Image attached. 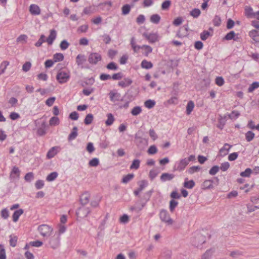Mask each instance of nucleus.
<instances>
[{
	"instance_id": "obj_1",
	"label": "nucleus",
	"mask_w": 259,
	"mask_h": 259,
	"mask_svg": "<svg viewBox=\"0 0 259 259\" xmlns=\"http://www.w3.org/2000/svg\"><path fill=\"white\" fill-rule=\"evenodd\" d=\"M206 242L205 236L199 233H196L193 236L192 243L194 246L199 247Z\"/></svg>"
},
{
	"instance_id": "obj_2",
	"label": "nucleus",
	"mask_w": 259,
	"mask_h": 259,
	"mask_svg": "<svg viewBox=\"0 0 259 259\" xmlns=\"http://www.w3.org/2000/svg\"><path fill=\"white\" fill-rule=\"evenodd\" d=\"M70 77L69 72L60 70L56 75V79L60 83L63 84L66 82L70 78Z\"/></svg>"
},
{
	"instance_id": "obj_3",
	"label": "nucleus",
	"mask_w": 259,
	"mask_h": 259,
	"mask_svg": "<svg viewBox=\"0 0 259 259\" xmlns=\"http://www.w3.org/2000/svg\"><path fill=\"white\" fill-rule=\"evenodd\" d=\"M91 210L89 207H86L84 205H81L76 211L77 217L83 219L87 217L91 212Z\"/></svg>"
},
{
	"instance_id": "obj_4",
	"label": "nucleus",
	"mask_w": 259,
	"mask_h": 259,
	"mask_svg": "<svg viewBox=\"0 0 259 259\" xmlns=\"http://www.w3.org/2000/svg\"><path fill=\"white\" fill-rule=\"evenodd\" d=\"M159 217L161 221L166 223L168 225L173 223L172 219L170 218L168 211L165 209H163L160 210Z\"/></svg>"
},
{
	"instance_id": "obj_5",
	"label": "nucleus",
	"mask_w": 259,
	"mask_h": 259,
	"mask_svg": "<svg viewBox=\"0 0 259 259\" xmlns=\"http://www.w3.org/2000/svg\"><path fill=\"white\" fill-rule=\"evenodd\" d=\"M137 133L135 135V142L137 147L141 150L144 149V148L148 145V140L145 138H141L138 136Z\"/></svg>"
},
{
	"instance_id": "obj_6",
	"label": "nucleus",
	"mask_w": 259,
	"mask_h": 259,
	"mask_svg": "<svg viewBox=\"0 0 259 259\" xmlns=\"http://www.w3.org/2000/svg\"><path fill=\"white\" fill-rule=\"evenodd\" d=\"M101 60L102 56L98 53H92L88 57L89 62L92 65H96Z\"/></svg>"
},
{
	"instance_id": "obj_7",
	"label": "nucleus",
	"mask_w": 259,
	"mask_h": 259,
	"mask_svg": "<svg viewBox=\"0 0 259 259\" xmlns=\"http://www.w3.org/2000/svg\"><path fill=\"white\" fill-rule=\"evenodd\" d=\"M38 230L40 234L45 237L50 235L51 232L52 231V229L47 225L42 224L38 226Z\"/></svg>"
},
{
	"instance_id": "obj_8",
	"label": "nucleus",
	"mask_w": 259,
	"mask_h": 259,
	"mask_svg": "<svg viewBox=\"0 0 259 259\" xmlns=\"http://www.w3.org/2000/svg\"><path fill=\"white\" fill-rule=\"evenodd\" d=\"M188 160H187V158L182 159L180 161L176 163L174 166V170H178V171H182L183 170L186 166L188 164Z\"/></svg>"
},
{
	"instance_id": "obj_9",
	"label": "nucleus",
	"mask_w": 259,
	"mask_h": 259,
	"mask_svg": "<svg viewBox=\"0 0 259 259\" xmlns=\"http://www.w3.org/2000/svg\"><path fill=\"white\" fill-rule=\"evenodd\" d=\"M188 30L189 27L188 24L183 25L179 28L177 33L176 36L179 38H183L189 35Z\"/></svg>"
},
{
	"instance_id": "obj_10",
	"label": "nucleus",
	"mask_w": 259,
	"mask_h": 259,
	"mask_svg": "<svg viewBox=\"0 0 259 259\" xmlns=\"http://www.w3.org/2000/svg\"><path fill=\"white\" fill-rule=\"evenodd\" d=\"M110 100L112 102L118 101L120 100L121 95L116 90L111 91L108 94Z\"/></svg>"
},
{
	"instance_id": "obj_11",
	"label": "nucleus",
	"mask_w": 259,
	"mask_h": 259,
	"mask_svg": "<svg viewBox=\"0 0 259 259\" xmlns=\"http://www.w3.org/2000/svg\"><path fill=\"white\" fill-rule=\"evenodd\" d=\"M143 36L149 41L150 43H154L158 41V35L155 33H144Z\"/></svg>"
},
{
	"instance_id": "obj_12",
	"label": "nucleus",
	"mask_w": 259,
	"mask_h": 259,
	"mask_svg": "<svg viewBox=\"0 0 259 259\" xmlns=\"http://www.w3.org/2000/svg\"><path fill=\"white\" fill-rule=\"evenodd\" d=\"M90 194L88 192H85L80 197L79 201L81 205H84L89 203Z\"/></svg>"
},
{
	"instance_id": "obj_13",
	"label": "nucleus",
	"mask_w": 259,
	"mask_h": 259,
	"mask_svg": "<svg viewBox=\"0 0 259 259\" xmlns=\"http://www.w3.org/2000/svg\"><path fill=\"white\" fill-rule=\"evenodd\" d=\"M57 36V32L55 29L50 30V35L46 39L48 45H52Z\"/></svg>"
},
{
	"instance_id": "obj_14",
	"label": "nucleus",
	"mask_w": 259,
	"mask_h": 259,
	"mask_svg": "<svg viewBox=\"0 0 259 259\" xmlns=\"http://www.w3.org/2000/svg\"><path fill=\"white\" fill-rule=\"evenodd\" d=\"M148 185V182L146 180H142L140 182L139 187L134 191L135 196L139 195L141 192Z\"/></svg>"
},
{
	"instance_id": "obj_15",
	"label": "nucleus",
	"mask_w": 259,
	"mask_h": 259,
	"mask_svg": "<svg viewBox=\"0 0 259 259\" xmlns=\"http://www.w3.org/2000/svg\"><path fill=\"white\" fill-rule=\"evenodd\" d=\"M30 13L33 15H38L40 14V9L35 4H31L29 7Z\"/></svg>"
},
{
	"instance_id": "obj_16",
	"label": "nucleus",
	"mask_w": 259,
	"mask_h": 259,
	"mask_svg": "<svg viewBox=\"0 0 259 259\" xmlns=\"http://www.w3.org/2000/svg\"><path fill=\"white\" fill-rule=\"evenodd\" d=\"M244 14L247 18H254L255 13L253 12L252 8L250 6H245L244 8Z\"/></svg>"
},
{
	"instance_id": "obj_17",
	"label": "nucleus",
	"mask_w": 259,
	"mask_h": 259,
	"mask_svg": "<svg viewBox=\"0 0 259 259\" xmlns=\"http://www.w3.org/2000/svg\"><path fill=\"white\" fill-rule=\"evenodd\" d=\"M231 147L232 146L230 145L229 144L225 143L224 146L222 148H221L219 150L220 155L222 157H224L227 155L229 153L230 148H231Z\"/></svg>"
},
{
	"instance_id": "obj_18",
	"label": "nucleus",
	"mask_w": 259,
	"mask_h": 259,
	"mask_svg": "<svg viewBox=\"0 0 259 259\" xmlns=\"http://www.w3.org/2000/svg\"><path fill=\"white\" fill-rule=\"evenodd\" d=\"M133 83V80L130 78H124L123 80L118 82V85L122 88L130 86Z\"/></svg>"
},
{
	"instance_id": "obj_19",
	"label": "nucleus",
	"mask_w": 259,
	"mask_h": 259,
	"mask_svg": "<svg viewBox=\"0 0 259 259\" xmlns=\"http://www.w3.org/2000/svg\"><path fill=\"white\" fill-rule=\"evenodd\" d=\"M175 175L173 174H169L167 172L163 173L160 176V180L162 182L167 181H171L175 178Z\"/></svg>"
},
{
	"instance_id": "obj_20",
	"label": "nucleus",
	"mask_w": 259,
	"mask_h": 259,
	"mask_svg": "<svg viewBox=\"0 0 259 259\" xmlns=\"http://www.w3.org/2000/svg\"><path fill=\"white\" fill-rule=\"evenodd\" d=\"M235 36L236 34L235 32L234 31H231L226 34L223 39L226 40H230L233 39L235 41H237L239 37L238 36L236 37Z\"/></svg>"
},
{
	"instance_id": "obj_21",
	"label": "nucleus",
	"mask_w": 259,
	"mask_h": 259,
	"mask_svg": "<svg viewBox=\"0 0 259 259\" xmlns=\"http://www.w3.org/2000/svg\"><path fill=\"white\" fill-rule=\"evenodd\" d=\"M20 170L19 168L16 166H13L12 171L10 173V178L11 179H15V175L16 176V178L19 179L20 178Z\"/></svg>"
},
{
	"instance_id": "obj_22",
	"label": "nucleus",
	"mask_w": 259,
	"mask_h": 259,
	"mask_svg": "<svg viewBox=\"0 0 259 259\" xmlns=\"http://www.w3.org/2000/svg\"><path fill=\"white\" fill-rule=\"evenodd\" d=\"M23 213L24 210L21 208L15 210L12 215L13 221L14 222H17L18 221L20 216Z\"/></svg>"
},
{
	"instance_id": "obj_23",
	"label": "nucleus",
	"mask_w": 259,
	"mask_h": 259,
	"mask_svg": "<svg viewBox=\"0 0 259 259\" xmlns=\"http://www.w3.org/2000/svg\"><path fill=\"white\" fill-rule=\"evenodd\" d=\"M58 148V147H52L47 152V157L48 159H50L54 157L57 154V149Z\"/></svg>"
},
{
	"instance_id": "obj_24",
	"label": "nucleus",
	"mask_w": 259,
	"mask_h": 259,
	"mask_svg": "<svg viewBox=\"0 0 259 259\" xmlns=\"http://www.w3.org/2000/svg\"><path fill=\"white\" fill-rule=\"evenodd\" d=\"M249 35L256 42H259V33L256 30H252L249 32Z\"/></svg>"
},
{
	"instance_id": "obj_25",
	"label": "nucleus",
	"mask_w": 259,
	"mask_h": 259,
	"mask_svg": "<svg viewBox=\"0 0 259 259\" xmlns=\"http://www.w3.org/2000/svg\"><path fill=\"white\" fill-rule=\"evenodd\" d=\"M87 60L86 57L84 55L78 54L76 58V62L78 66L82 65Z\"/></svg>"
},
{
	"instance_id": "obj_26",
	"label": "nucleus",
	"mask_w": 259,
	"mask_h": 259,
	"mask_svg": "<svg viewBox=\"0 0 259 259\" xmlns=\"http://www.w3.org/2000/svg\"><path fill=\"white\" fill-rule=\"evenodd\" d=\"M77 130L78 128L76 126H74L73 127L72 130L70 134L69 135L68 137V140L69 141L74 140L77 136Z\"/></svg>"
},
{
	"instance_id": "obj_27",
	"label": "nucleus",
	"mask_w": 259,
	"mask_h": 259,
	"mask_svg": "<svg viewBox=\"0 0 259 259\" xmlns=\"http://www.w3.org/2000/svg\"><path fill=\"white\" fill-rule=\"evenodd\" d=\"M213 180H207L204 181V182L202 184L203 188L204 189H210L213 188Z\"/></svg>"
},
{
	"instance_id": "obj_28",
	"label": "nucleus",
	"mask_w": 259,
	"mask_h": 259,
	"mask_svg": "<svg viewBox=\"0 0 259 259\" xmlns=\"http://www.w3.org/2000/svg\"><path fill=\"white\" fill-rule=\"evenodd\" d=\"M153 64L150 61H148L146 60H143L141 63V66L142 68L146 69H149L153 67Z\"/></svg>"
},
{
	"instance_id": "obj_29",
	"label": "nucleus",
	"mask_w": 259,
	"mask_h": 259,
	"mask_svg": "<svg viewBox=\"0 0 259 259\" xmlns=\"http://www.w3.org/2000/svg\"><path fill=\"white\" fill-rule=\"evenodd\" d=\"M195 182L193 180L188 181V178L185 179L184 183V187L187 189H192L195 186Z\"/></svg>"
},
{
	"instance_id": "obj_30",
	"label": "nucleus",
	"mask_w": 259,
	"mask_h": 259,
	"mask_svg": "<svg viewBox=\"0 0 259 259\" xmlns=\"http://www.w3.org/2000/svg\"><path fill=\"white\" fill-rule=\"evenodd\" d=\"M107 119L105 121L107 126L111 125L115 120L113 115L112 113H108L107 114Z\"/></svg>"
},
{
	"instance_id": "obj_31",
	"label": "nucleus",
	"mask_w": 259,
	"mask_h": 259,
	"mask_svg": "<svg viewBox=\"0 0 259 259\" xmlns=\"http://www.w3.org/2000/svg\"><path fill=\"white\" fill-rule=\"evenodd\" d=\"M142 49L144 51L143 52V54L146 57H147L149 54L152 52V48L148 45L142 46Z\"/></svg>"
},
{
	"instance_id": "obj_32",
	"label": "nucleus",
	"mask_w": 259,
	"mask_h": 259,
	"mask_svg": "<svg viewBox=\"0 0 259 259\" xmlns=\"http://www.w3.org/2000/svg\"><path fill=\"white\" fill-rule=\"evenodd\" d=\"M240 115V112L236 110H233L231 113L227 114L228 117L232 120H236Z\"/></svg>"
},
{
	"instance_id": "obj_33",
	"label": "nucleus",
	"mask_w": 259,
	"mask_h": 259,
	"mask_svg": "<svg viewBox=\"0 0 259 259\" xmlns=\"http://www.w3.org/2000/svg\"><path fill=\"white\" fill-rule=\"evenodd\" d=\"M194 107V103L192 101H190L187 103L186 106V114L189 115L193 111Z\"/></svg>"
},
{
	"instance_id": "obj_34",
	"label": "nucleus",
	"mask_w": 259,
	"mask_h": 259,
	"mask_svg": "<svg viewBox=\"0 0 259 259\" xmlns=\"http://www.w3.org/2000/svg\"><path fill=\"white\" fill-rule=\"evenodd\" d=\"M131 45L134 51L137 53L140 49H142V46L136 45L135 41V38L132 37L131 40Z\"/></svg>"
},
{
	"instance_id": "obj_35",
	"label": "nucleus",
	"mask_w": 259,
	"mask_h": 259,
	"mask_svg": "<svg viewBox=\"0 0 259 259\" xmlns=\"http://www.w3.org/2000/svg\"><path fill=\"white\" fill-rule=\"evenodd\" d=\"M134 174H128L122 178L121 182L122 183L127 184L130 181H131L134 178Z\"/></svg>"
},
{
	"instance_id": "obj_36",
	"label": "nucleus",
	"mask_w": 259,
	"mask_h": 259,
	"mask_svg": "<svg viewBox=\"0 0 259 259\" xmlns=\"http://www.w3.org/2000/svg\"><path fill=\"white\" fill-rule=\"evenodd\" d=\"M58 176V174L56 171L51 172L47 176L46 178V180L48 182H52L57 178Z\"/></svg>"
},
{
	"instance_id": "obj_37",
	"label": "nucleus",
	"mask_w": 259,
	"mask_h": 259,
	"mask_svg": "<svg viewBox=\"0 0 259 259\" xmlns=\"http://www.w3.org/2000/svg\"><path fill=\"white\" fill-rule=\"evenodd\" d=\"M94 119V116L92 114H88L84 119V123L85 125H89L91 124Z\"/></svg>"
},
{
	"instance_id": "obj_38",
	"label": "nucleus",
	"mask_w": 259,
	"mask_h": 259,
	"mask_svg": "<svg viewBox=\"0 0 259 259\" xmlns=\"http://www.w3.org/2000/svg\"><path fill=\"white\" fill-rule=\"evenodd\" d=\"M131 7L128 4L124 5L121 8L122 15H126L128 14L131 11Z\"/></svg>"
},
{
	"instance_id": "obj_39",
	"label": "nucleus",
	"mask_w": 259,
	"mask_h": 259,
	"mask_svg": "<svg viewBox=\"0 0 259 259\" xmlns=\"http://www.w3.org/2000/svg\"><path fill=\"white\" fill-rule=\"evenodd\" d=\"M64 55L61 53H57L53 55V60L55 62H60L63 60Z\"/></svg>"
},
{
	"instance_id": "obj_40",
	"label": "nucleus",
	"mask_w": 259,
	"mask_h": 259,
	"mask_svg": "<svg viewBox=\"0 0 259 259\" xmlns=\"http://www.w3.org/2000/svg\"><path fill=\"white\" fill-rule=\"evenodd\" d=\"M259 88V82L254 81L253 82L248 88V92L251 93L255 90Z\"/></svg>"
},
{
	"instance_id": "obj_41",
	"label": "nucleus",
	"mask_w": 259,
	"mask_h": 259,
	"mask_svg": "<svg viewBox=\"0 0 259 259\" xmlns=\"http://www.w3.org/2000/svg\"><path fill=\"white\" fill-rule=\"evenodd\" d=\"M112 6V3L111 1L105 2L99 4L100 7H102L103 9H105L106 10L109 11L110 10Z\"/></svg>"
},
{
	"instance_id": "obj_42",
	"label": "nucleus",
	"mask_w": 259,
	"mask_h": 259,
	"mask_svg": "<svg viewBox=\"0 0 259 259\" xmlns=\"http://www.w3.org/2000/svg\"><path fill=\"white\" fill-rule=\"evenodd\" d=\"M201 14V11L199 9L194 8L190 12V15L194 18H198Z\"/></svg>"
},
{
	"instance_id": "obj_43",
	"label": "nucleus",
	"mask_w": 259,
	"mask_h": 259,
	"mask_svg": "<svg viewBox=\"0 0 259 259\" xmlns=\"http://www.w3.org/2000/svg\"><path fill=\"white\" fill-rule=\"evenodd\" d=\"M178 205V202L176 201L175 200L171 199L169 201V210L171 212H173L175 210V209Z\"/></svg>"
},
{
	"instance_id": "obj_44",
	"label": "nucleus",
	"mask_w": 259,
	"mask_h": 259,
	"mask_svg": "<svg viewBox=\"0 0 259 259\" xmlns=\"http://www.w3.org/2000/svg\"><path fill=\"white\" fill-rule=\"evenodd\" d=\"M142 108L140 106L134 107L131 110V114L133 116H137L142 112Z\"/></svg>"
},
{
	"instance_id": "obj_45",
	"label": "nucleus",
	"mask_w": 259,
	"mask_h": 259,
	"mask_svg": "<svg viewBox=\"0 0 259 259\" xmlns=\"http://www.w3.org/2000/svg\"><path fill=\"white\" fill-rule=\"evenodd\" d=\"M160 17L158 14H155L150 17V21L154 24H158L160 22Z\"/></svg>"
},
{
	"instance_id": "obj_46",
	"label": "nucleus",
	"mask_w": 259,
	"mask_h": 259,
	"mask_svg": "<svg viewBox=\"0 0 259 259\" xmlns=\"http://www.w3.org/2000/svg\"><path fill=\"white\" fill-rule=\"evenodd\" d=\"M106 68L108 70L115 71L118 69V66L115 62H111L106 65Z\"/></svg>"
},
{
	"instance_id": "obj_47",
	"label": "nucleus",
	"mask_w": 259,
	"mask_h": 259,
	"mask_svg": "<svg viewBox=\"0 0 259 259\" xmlns=\"http://www.w3.org/2000/svg\"><path fill=\"white\" fill-rule=\"evenodd\" d=\"M140 160L138 159H134L132 161V163L130 166L131 169H137L140 167Z\"/></svg>"
},
{
	"instance_id": "obj_48",
	"label": "nucleus",
	"mask_w": 259,
	"mask_h": 259,
	"mask_svg": "<svg viewBox=\"0 0 259 259\" xmlns=\"http://www.w3.org/2000/svg\"><path fill=\"white\" fill-rule=\"evenodd\" d=\"M18 237L16 236L11 235L10 236V245L12 247H15L17 245Z\"/></svg>"
},
{
	"instance_id": "obj_49",
	"label": "nucleus",
	"mask_w": 259,
	"mask_h": 259,
	"mask_svg": "<svg viewBox=\"0 0 259 259\" xmlns=\"http://www.w3.org/2000/svg\"><path fill=\"white\" fill-rule=\"evenodd\" d=\"M34 178V175L32 172H29L27 173L24 177L25 181L27 182H31Z\"/></svg>"
},
{
	"instance_id": "obj_50",
	"label": "nucleus",
	"mask_w": 259,
	"mask_h": 259,
	"mask_svg": "<svg viewBox=\"0 0 259 259\" xmlns=\"http://www.w3.org/2000/svg\"><path fill=\"white\" fill-rule=\"evenodd\" d=\"M221 18L218 15H215L212 20L213 24L214 26H220L221 24Z\"/></svg>"
},
{
	"instance_id": "obj_51",
	"label": "nucleus",
	"mask_w": 259,
	"mask_h": 259,
	"mask_svg": "<svg viewBox=\"0 0 259 259\" xmlns=\"http://www.w3.org/2000/svg\"><path fill=\"white\" fill-rule=\"evenodd\" d=\"M50 244L52 248L56 249L59 246V241L57 238L51 239L50 241Z\"/></svg>"
},
{
	"instance_id": "obj_52",
	"label": "nucleus",
	"mask_w": 259,
	"mask_h": 259,
	"mask_svg": "<svg viewBox=\"0 0 259 259\" xmlns=\"http://www.w3.org/2000/svg\"><path fill=\"white\" fill-rule=\"evenodd\" d=\"M171 1L170 0H165L161 4V9L163 10H167L169 9L171 5Z\"/></svg>"
},
{
	"instance_id": "obj_53",
	"label": "nucleus",
	"mask_w": 259,
	"mask_h": 259,
	"mask_svg": "<svg viewBox=\"0 0 259 259\" xmlns=\"http://www.w3.org/2000/svg\"><path fill=\"white\" fill-rule=\"evenodd\" d=\"M242 255H243V252L238 250L232 251L230 253V256L233 258H237L239 256H240Z\"/></svg>"
},
{
	"instance_id": "obj_54",
	"label": "nucleus",
	"mask_w": 259,
	"mask_h": 259,
	"mask_svg": "<svg viewBox=\"0 0 259 259\" xmlns=\"http://www.w3.org/2000/svg\"><path fill=\"white\" fill-rule=\"evenodd\" d=\"M145 106L148 109H151L155 105V102L154 100H148L145 102Z\"/></svg>"
},
{
	"instance_id": "obj_55",
	"label": "nucleus",
	"mask_w": 259,
	"mask_h": 259,
	"mask_svg": "<svg viewBox=\"0 0 259 259\" xmlns=\"http://www.w3.org/2000/svg\"><path fill=\"white\" fill-rule=\"evenodd\" d=\"M251 173H252V169L250 168H247L244 171H242L240 175L243 177H249Z\"/></svg>"
},
{
	"instance_id": "obj_56",
	"label": "nucleus",
	"mask_w": 259,
	"mask_h": 259,
	"mask_svg": "<svg viewBox=\"0 0 259 259\" xmlns=\"http://www.w3.org/2000/svg\"><path fill=\"white\" fill-rule=\"evenodd\" d=\"M254 137V134L252 131H248L245 134V139L247 142L251 141Z\"/></svg>"
},
{
	"instance_id": "obj_57",
	"label": "nucleus",
	"mask_w": 259,
	"mask_h": 259,
	"mask_svg": "<svg viewBox=\"0 0 259 259\" xmlns=\"http://www.w3.org/2000/svg\"><path fill=\"white\" fill-rule=\"evenodd\" d=\"M1 217L5 220L7 219L9 217V212L7 208L3 209L1 211Z\"/></svg>"
},
{
	"instance_id": "obj_58",
	"label": "nucleus",
	"mask_w": 259,
	"mask_h": 259,
	"mask_svg": "<svg viewBox=\"0 0 259 259\" xmlns=\"http://www.w3.org/2000/svg\"><path fill=\"white\" fill-rule=\"evenodd\" d=\"M46 41V37L44 34H41L38 41L35 44L36 47H39L41 46L43 42Z\"/></svg>"
},
{
	"instance_id": "obj_59",
	"label": "nucleus",
	"mask_w": 259,
	"mask_h": 259,
	"mask_svg": "<svg viewBox=\"0 0 259 259\" xmlns=\"http://www.w3.org/2000/svg\"><path fill=\"white\" fill-rule=\"evenodd\" d=\"M49 123L51 125H57L59 124V119L58 117L54 116L50 118Z\"/></svg>"
},
{
	"instance_id": "obj_60",
	"label": "nucleus",
	"mask_w": 259,
	"mask_h": 259,
	"mask_svg": "<svg viewBox=\"0 0 259 259\" xmlns=\"http://www.w3.org/2000/svg\"><path fill=\"white\" fill-rule=\"evenodd\" d=\"M90 166L96 167L99 164V160L97 158H93L89 162Z\"/></svg>"
},
{
	"instance_id": "obj_61",
	"label": "nucleus",
	"mask_w": 259,
	"mask_h": 259,
	"mask_svg": "<svg viewBox=\"0 0 259 259\" xmlns=\"http://www.w3.org/2000/svg\"><path fill=\"white\" fill-rule=\"evenodd\" d=\"M94 82V78L93 77H91L88 78L87 81H83L80 84L82 87H84L85 85L93 84Z\"/></svg>"
},
{
	"instance_id": "obj_62",
	"label": "nucleus",
	"mask_w": 259,
	"mask_h": 259,
	"mask_svg": "<svg viewBox=\"0 0 259 259\" xmlns=\"http://www.w3.org/2000/svg\"><path fill=\"white\" fill-rule=\"evenodd\" d=\"M9 64V62L7 61H3L0 66V75L5 72L8 65Z\"/></svg>"
},
{
	"instance_id": "obj_63",
	"label": "nucleus",
	"mask_w": 259,
	"mask_h": 259,
	"mask_svg": "<svg viewBox=\"0 0 259 259\" xmlns=\"http://www.w3.org/2000/svg\"><path fill=\"white\" fill-rule=\"evenodd\" d=\"M219 169L220 167L219 166L214 165L209 170V174L211 176H214L219 171Z\"/></svg>"
},
{
	"instance_id": "obj_64",
	"label": "nucleus",
	"mask_w": 259,
	"mask_h": 259,
	"mask_svg": "<svg viewBox=\"0 0 259 259\" xmlns=\"http://www.w3.org/2000/svg\"><path fill=\"white\" fill-rule=\"evenodd\" d=\"M210 35V33L207 30H204L200 34V38L202 40H206L208 37Z\"/></svg>"
}]
</instances>
